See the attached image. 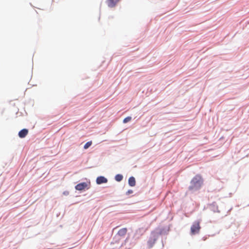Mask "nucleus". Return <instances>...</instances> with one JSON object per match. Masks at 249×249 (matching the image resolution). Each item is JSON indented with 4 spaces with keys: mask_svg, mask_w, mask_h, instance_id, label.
<instances>
[{
    "mask_svg": "<svg viewBox=\"0 0 249 249\" xmlns=\"http://www.w3.org/2000/svg\"><path fill=\"white\" fill-rule=\"evenodd\" d=\"M203 179L200 175H196L191 180L189 190L195 191L199 190L202 186Z\"/></svg>",
    "mask_w": 249,
    "mask_h": 249,
    "instance_id": "nucleus-1",
    "label": "nucleus"
},
{
    "mask_svg": "<svg viewBox=\"0 0 249 249\" xmlns=\"http://www.w3.org/2000/svg\"><path fill=\"white\" fill-rule=\"evenodd\" d=\"M200 221H195L191 227V233L192 234H196L198 233L201 227L200 225Z\"/></svg>",
    "mask_w": 249,
    "mask_h": 249,
    "instance_id": "nucleus-2",
    "label": "nucleus"
},
{
    "mask_svg": "<svg viewBox=\"0 0 249 249\" xmlns=\"http://www.w3.org/2000/svg\"><path fill=\"white\" fill-rule=\"evenodd\" d=\"M157 236L156 234L155 233H152V236L147 242V245L149 248H151L153 246L155 243L156 241L157 240Z\"/></svg>",
    "mask_w": 249,
    "mask_h": 249,
    "instance_id": "nucleus-3",
    "label": "nucleus"
},
{
    "mask_svg": "<svg viewBox=\"0 0 249 249\" xmlns=\"http://www.w3.org/2000/svg\"><path fill=\"white\" fill-rule=\"evenodd\" d=\"M88 187V184L86 182H82L78 184L75 186V189L78 191H82L84 190Z\"/></svg>",
    "mask_w": 249,
    "mask_h": 249,
    "instance_id": "nucleus-4",
    "label": "nucleus"
},
{
    "mask_svg": "<svg viewBox=\"0 0 249 249\" xmlns=\"http://www.w3.org/2000/svg\"><path fill=\"white\" fill-rule=\"evenodd\" d=\"M107 182V179L103 176H100L96 179V183L98 184H101L102 183H105Z\"/></svg>",
    "mask_w": 249,
    "mask_h": 249,
    "instance_id": "nucleus-5",
    "label": "nucleus"
},
{
    "mask_svg": "<svg viewBox=\"0 0 249 249\" xmlns=\"http://www.w3.org/2000/svg\"><path fill=\"white\" fill-rule=\"evenodd\" d=\"M119 1V0H108L107 4L108 7L112 8L114 7Z\"/></svg>",
    "mask_w": 249,
    "mask_h": 249,
    "instance_id": "nucleus-6",
    "label": "nucleus"
},
{
    "mask_svg": "<svg viewBox=\"0 0 249 249\" xmlns=\"http://www.w3.org/2000/svg\"><path fill=\"white\" fill-rule=\"evenodd\" d=\"M28 133V130L27 129H23L18 132V136L21 138H23Z\"/></svg>",
    "mask_w": 249,
    "mask_h": 249,
    "instance_id": "nucleus-7",
    "label": "nucleus"
},
{
    "mask_svg": "<svg viewBox=\"0 0 249 249\" xmlns=\"http://www.w3.org/2000/svg\"><path fill=\"white\" fill-rule=\"evenodd\" d=\"M127 231L126 228H122L118 231V234L121 236H124L126 234Z\"/></svg>",
    "mask_w": 249,
    "mask_h": 249,
    "instance_id": "nucleus-8",
    "label": "nucleus"
},
{
    "mask_svg": "<svg viewBox=\"0 0 249 249\" xmlns=\"http://www.w3.org/2000/svg\"><path fill=\"white\" fill-rule=\"evenodd\" d=\"M128 184L130 186L133 187L136 184V180L133 177L129 178L128 179Z\"/></svg>",
    "mask_w": 249,
    "mask_h": 249,
    "instance_id": "nucleus-9",
    "label": "nucleus"
},
{
    "mask_svg": "<svg viewBox=\"0 0 249 249\" xmlns=\"http://www.w3.org/2000/svg\"><path fill=\"white\" fill-rule=\"evenodd\" d=\"M123 177L121 174H117L115 177V179L117 181H121L123 179Z\"/></svg>",
    "mask_w": 249,
    "mask_h": 249,
    "instance_id": "nucleus-10",
    "label": "nucleus"
},
{
    "mask_svg": "<svg viewBox=\"0 0 249 249\" xmlns=\"http://www.w3.org/2000/svg\"><path fill=\"white\" fill-rule=\"evenodd\" d=\"M92 144V142L90 141V142H87L84 145V148L86 149H88Z\"/></svg>",
    "mask_w": 249,
    "mask_h": 249,
    "instance_id": "nucleus-11",
    "label": "nucleus"
},
{
    "mask_svg": "<svg viewBox=\"0 0 249 249\" xmlns=\"http://www.w3.org/2000/svg\"><path fill=\"white\" fill-rule=\"evenodd\" d=\"M131 120V117H126L125 118H124L123 120V123H126L128 122H129Z\"/></svg>",
    "mask_w": 249,
    "mask_h": 249,
    "instance_id": "nucleus-12",
    "label": "nucleus"
},
{
    "mask_svg": "<svg viewBox=\"0 0 249 249\" xmlns=\"http://www.w3.org/2000/svg\"><path fill=\"white\" fill-rule=\"evenodd\" d=\"M132 193H133V191L132 190H129L126 192V195H129V194H132Z\"/></svg>",
    "mask_w": 249,
    "mask_h": 249,
    "instance_id": "nucleus-13",
    "label": "nucleus"
}]
</instances>
